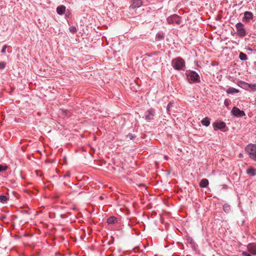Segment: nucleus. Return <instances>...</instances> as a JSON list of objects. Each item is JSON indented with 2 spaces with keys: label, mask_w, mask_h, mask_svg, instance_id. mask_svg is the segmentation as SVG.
Listing matches in <instances>:
<instances>
[{
  "label": "nucleus",
  "mask_w": 256,
  "mask_h": 256,
  "mask_svg": "<svg viewBox=\"0 0 256 256\" xmlns=\"http://www.w3.org/2000/svg\"><path fill=\"white\" fill-rule=\"evenodd\" d=\"M116 222V218L114 216H110L107 220V222L108 224H113Z\"/></svg>",
  "instance_id": "nucleus-17"
},
{
  "label": "nucleus",
  "mask_w": 256,
  "mask_h": 256,
  "mask_svg": "<svg viewBox=\"0 0 256 256\" xmlns=\"http://www.w3.org/2000/svg\"><path fill=\"white\" fill-rule=\"evenodd\" d=\"M236 28L237 30V34L239 36L244 37L246 35V30L244 28V24H243L238 22L236 24Z\"/></svg>",
  "instance_id": "nucleus-5"
},
{
  "label": "nucleus",
  "mask_w": 256,
  "mask_h": 256,
  "mask_svg": "<svg viewBox=\"0 0 256 256\" xmlns=\"http://www.w3.org/2000/svg\"><path fill=\"white\" fill-rule=\"evenodd\" d=\"M66 10V7L64 5H60L57 7L56 12L59 15H62L64 14Z\"/></svg>",
  "instance_id": "nucleus-11"
},
{
  "label": "nucleus",
  "mask_w": 256,
  "mask_h": 256,
  "mask_svg": "<svg viewBox=\"0 0 256 256\" xmlns=\"http://www.w3.org/2000/svg\"><path fill=\"white\" fill-rule=\"evenodd\" d=\"M7 47H8L7 45H4L2 48L1 52L2 54H4L6 52V49Z\"/></svg>",
  "instance_id": "nucleus-28"
},
{
  "label": "nucleus",
  "mask_w": 256,
  "mask_h": 256,
  "mask_svg": "<svg viewBox=\"0 0 256 256\" xmlns=\"http://www.w3.org/2000/svg\"><path fill=\"white\" fill-rule=\"evenodd\" d=\"M230 101L228 99H226L224 101V104L226 106H228L230 104Z\"/></svg>",
  "instance_id": "nucleus-25"
},
{
  "label": "nucleus",
  "mask_w": 256,
  "mask_h": 256,
  "mask_svg": "<svg viewBox=\"0 0 256 256\" xmlns=\"http://www.w3.org/2000/svg\"><path fill=\"white\" fill-rule=\"evenodd\" d=\"M223 209L226 212H228L230 210V206L224 204L223 206Z\"/></svg>",
  "instance_id": "nucleus-21"
},
{
  "label": "nucleus",
  "mask_w": 256,
  "mask_h": 256,
  "mask_svg": "<svg viewBox=\"0 0 256 256\" xmlns=\"http://www.w3.org/2000/svg\"><path fill=\"white\" fill-rule=\"evenodd\" d=\"M166 20L169 24H176L178 25L180 24L182 22L180 18L176 14L170 16L167 18Z\"/></svg>",
  "instance_id": "nucleus-4"
},
{
  "label": "nucleus",
  "mask_w": 256,
  "mask_h": 256,
  "mask_svg": "<svg viewBox=\"0 0 256 256\" xmlns=\"http://www.w3.org/2000/svg\"><path fill=\"white\" fill-rule=\"evenodd\" d=\"M142 5V2L141 0H132L130 8L136 9L140 7Z\"/></svg>",
  "instance_id": "nucleus-10"
},
{
  "label": "nucleus",
  "mask_w": 256,
  "mask_h": 256,
  "mask_svg": "<svg viewBox=\"0 0 256 256\" xmlns=\"http://www.w3.org/2000/svg\"><path fill=\"white\" fill-rule=\"evenodd\" d=\"M172 65L175 70H180L185 66V62L182 58L178 57L172 60Z\"/></svg>",
  "instance_id": "nucleus-1"
},
{
  "label": "nucleus",
  "mask_w": 256,
  "mask_h": 256,
  "mask_svg": "<svg viewBox=\"0 0 256 256\" xmlns=\"http://www.w3.org/2000/svg\"><path fill=\"white\" fill-rule=\"evenodd\" d=\"M155 115V110L154 108H150L148 109L144 114L145 119L148 121H150L154 119Z\"/></svg>",
  "instance_id": "nucleus-8"
},
{
  "label": "nucleus",
  "mask_w": 256,
  "mask_h": 256,
  "mask_svg": "<svg viewBox=\"0 0 256 256\" xmlns=\"http://www.w3.org/2000/svg\"><path fill=\"white\" fill-rule=\"evenodd\" d=\"M249 158L256 162V144H249L246 148Z\"/></svg>",
  "instance_id": "nucleus-2"
},
{
  "label": "nucleus",
  "mask_w": 256,
  "mask_h": 256,
  "mask_svg": "<svg viewBox=\"0 0 256 256\" xmlns=\"http://www.w3.org/2000/svg\"><path fill=\"white\" fill-rule=\"evenodd\" d=\"M210 119L208 117H206L201 120V123L203 126H208L210 124Z\"/></svg>",
  "instance_id": "nucleus-13"
},
{
  "label": "nucleus",
  "mask_w": 256,
  "mask_h": 256,
  "mask_svg": "<svg viewBox=\"0 0 256 256\" xmlns=\"http://www.w3.org/2000/svg\"><path fill=\"white\" fill-rule=\"evenodd\" d=\"M8 168L7 166H2L0 164V172L4 171L6 170Z\"/></svg>",
  "instance_id": "nucleus-24"
},
{
  "label": "nucleus",
  "mask_w": 256,
  "mask_h": 256,
  "mask_svg": "<svg viewBox=\"0 0 256 256\" xmlns=\"http://www.w3.org/2000/svg\"><path fill=\"white\" fill-rule=\"evenodd\" d=\"M242 256H252L250 252L248 253V252H246V251H243L242 252Z\"/></svg>",
  "instance_id": "nucleus-27"
},
{
  "label": "nucleus",
  "mask_w": 256,
  "mask_h": 256,
  "mask_svg": "<svg viewBox=\"0 0 256 256\" xmlns=\"http://www.w3.org/2000/svg\"><path fill=\"white\" fill-rule=\"evenodd\" d=\"M69 30L70 31L72 32V33H75L76 32V28L75 26H70V28H69Z\"/></svg>",
  "instance_id": "nucleus-22"
},
{
  "label": "nucleus",
  "mask_w": 256,
  "mask_h": 256,
  "mask_svg": "<svg viewBox=\"0 0 256 256\" xmlns=\"http://www.w3.org/2000/svg\"><path fill=\"white\" fill-rule=\"evenodd\" d=\"M164 34L163 33H158L156 36V40H160L164 38Z\"/></svg>",
  "instance_id": "nucleus-19"
},
{
  "label": "nucleus",
  "mask_w": 256,
  "mask_h": 256,
  "mask_svg": "<svg viewBox=\"0 0 256 256\" xmlns=\"http://www.w3.org/2000/svg\"><path fill=\"white\" fill-rule=\"evenodd\" d=\"M172 106H173V102H169L166 107L167 111L168 112L170 111V110L172 107Z\"/></svg>",
  "instance_id": "nucleus-23"
},
{
  "label": "nucleus",
  "mask_w": 256,
  "mask_h": 256,
  "mask_svg": "<svg viewBox=\"0 0 256 256\" xmlns=\"http://www.w3.org/2000/svg\"><path fill=\"white\" fill-rule=\"evenodd\" d=\"M232 114L235 117H242L246 115L243 110H240L238 108L234 106L231 111Z\"/></svg>",
  "instance_id": "nucleus-7"
},
{
  "label": "nucleus",
  "mask_w": 256,
  "mask_h": 256,
  "mask_svg": "<svg viewBox=\"0 0 256 256\" xmlns=\"http://www.w3.org/2000/svg\"><path fill=\"white\" fill-rule=\"evenodd\" d=\"M226 92L228 94H236L239 92V90L238 89H236L234 88H229L226 90Z\"/></svg>",
  "instance_id": "nucleus-15"
},
{
  "label": "nucleus",
  "mask_w": 256,
  "mask_h": 256,
  "mask_svg": "<svg viewBox=\"0 0 256 256\" xmlns=\"http://www.w3.org/2000/svg\"><path fill=\"white\" fill-rule=\"evenodd\" d=\"M212 126L214 130H218L222 132H226V124L224 122H215L212 124Z\"/></svg>",
  "instance_id": "nucleus-6"
},
{
  "label": "nucleus",
  "mask_w": 256,
  "mask_h": 256,
  "mask_svg": "<svg viewBox=\"0 0 256 256\" xmlns=\"http://www.w3.org/2000/svg\"><path fill=\"white\" fill-rule=\"evenodd\" d=\"M6 62H0V69H4L6 67Z\"/></svg>",
  "instance_id": "nucleus-26"
},
{
  "label": "nucleus",
  "mask_w": 256,
  "mask_h": 256,
  "mask_svg": "<svg viewBox=\"0 0 256 256\" xmlns=\"http://www.w3.org/2000/svg\"><path fill=\"white\" fill-rule=\"evenodd\" d=\"M8 200V198L5 196H0V202L6 203Z\"/></svg>",
  "instance_id": "nucleus-20"
},
{
  "label": "nucleus",
  "mask_w": 256,
  "mask_h": 256,
  "mask_svg": "<svg viewBox=\"0 0 256 256\" xmlns=\"http://www.w3.org/2000/svg\"><path fill=\"white\" fill-rule=\"evenodd\" d=\"M253 14L251 12H246L244 14V18L246 20H249L252 18Z\"/></svg>",
  "instance_id": "nucleus-16"
},
{
  "label": "nucleus",
  "mask_w": 256,
  "mask_h": 256,
  "mask_svg": "<svg viewBox=\"0 0 256 256\" xmlns=\"http://www.w3.org/2000/svg\"><path fill=\"white\" fill-rule=\"evenodd\" d=\"M208 184V181L206 178H203L200 182V186L201 188H206Z\"/></svg>",
  "instance_id": "nucleus-14"
},
{
  "label": "nucleus",
  "mask_w": 256,
  "mask_h": 256,
  "mask_svg": "<svg viewBox=\"0 0 256 256\" xmlns=\"http://www.w3.org/2000/svg\"><path fill=\"white\" fill-rule=\"evenodd\" d=\"M186 76L190 83H198L200 82V76L194 71H190L186 73Z\"/></svg>",
  "instance_id": "nucleus-3"
},
{
  "label": "nucleus",
  "mask_w": 256,
  "mask_h": 256,
  "mask_svg": "<svg viewBox=\"0 0 256 256\" xmlns=\"http://www.w3.org/2000/svg\"><path fill=\"white\" fill-rule=\"evenodd\" d=\"M247 250L251 254L256 255V242L250 243L247 246Z\"/></svg>",
  "instance_id": "nucleus-9"
},
{
  "label": "nucleus",
  "mask_w": 256,
  "mask_h": 256,
  "mask_svg": "<svg viewBox=\"0 0 256 256\" xmlns=\"http://www.w3.org/2000/svg\"><path fill=\"white\" fill-rule=\"evenodd\" d=\"M239 58L242 60H247L248 56L244 53L240 52L239 54Z\"/></svg>",
  "instance_id": "nucleus-18"
},
{
  "label": "nucleus",
  "mask_w": 256,
  "mask_h": 256,
  "mask_svg": "<svg viewBox=\"0 0 256 256\" xmlns=\"http://www.w3.org/2000/svg\"><path fill=\"white\" fill-rule=\"evenodd\" d=\"M246 174L250 176H254L256 175V170L250 167L246 170Z\"/></svg>",
  "instance_id": "nucleus-12"
},
{
  "label": "nucleus",
  "mask_w": 256,
  "mask_h": 256,
  "mask_svg": "<svg viewBox=\"0 0 256 256\" xmlns=\"http://www.w3.org/2000/svg\"><path fill=\"white\" fill-rule=\"evenodd\" d=\"M70 174L69 172H67L66 174L64 175V177L68 176L70 177Z\"/></svg>",
  "instance_id": "nucleus-29"
}]
</instances>
